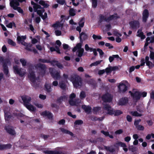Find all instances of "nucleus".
Listing matches in <instances>:
<instances>
[{"mask_svg":"<svg viewBox=\"0 0 154 154\" xmlns=\"http://www.w3.org/2000/svg\"><path fill=\"white\" fill-rule=\"evenodd\" d=\"M69 79L72 82L74 87L75 88L81 86L82 85V79L77 75H72Z\"/></svg>","mask_w":154,"mask_h":154,"instance_id":"obj_1","label":"nucleus"},{"mask_svg":"<svg viewBox=\"0 0 154 154\" xmlns=\"http://www.w3.org/2000/svg\"><path fill=\"white\" fill-rule=\"evenodd\" d=\"M0 60L1 62L2 63L3 72L5 75H7L9 73V69L8 65L9 63H10V61L8 59L6 58L4 59L2 57L0 59Z\"/></svg>","mask_w":154,"mask_h":154,"instance_id":"obj_2","label":"nucleus"},{"mask_svg":"<svg viewBox=\"0 0 154 154\" xmlns=\"http://www.w3.org/2000/svg\"><path fill=\"white\" fill-rule=\"evenodd\" d=\"M49 72L51 76L54 79L57 80L60 78V72L53 68H50Z\"/></svg>","mask_w":154,"mask_h":154,"instance_id":"obj_3","label":"nucleus"},{"mask_svg":"<svg viewBox=\"0 0 154 154\" xmlns=\"http://www.w3.org/2000/svg\"><path fill=\"white\" fill-rule=\"evenodd\" d=\"M101 99L103 102L110 103L112 100V96L111 94L106 93L102 96Z\"/></svg>","mask_w":154,"mask_h":154,"instance_id":"obj_4","label":"nucleus"},{"mask_svg":"<svg viewBox=\"0 0 154 154\" xmlns=\"http://www.w3.org/2000/svg\"><path fill=\"white\" fill-rule=\"evenodd\" d=\"M13 69L14 72L17 74H18L20 77H22L25 75L24 72H22V68H18V66L17 65H15L13 66Z\"/></svg>","mask_w":154,"mask_h":154,"instance_id":"obj_5","label":"nucleus"},{"mask_svg":"<svg viewBox=\"0 0 154 154\" xmlns=\"http://www.w3.org/2000/svg\"><path fill=\"white\" fill-rule=\"evenodd\" d=\"M16 116L18 118L19 117H21V119H20V121L21 123L23 122L27 123L28 122H29L28 121H27V120L29 119V118L24 116L22 113L16 114Z\"/></svg>","mask_w":154,"mask_h":154,"instance_id":"obj_6","label":"nucleus"},{"mask_svg":"<svg viewBox=\"0 0 154 154\" xmlns=\"http://www.w3.org/2000/svg\"><path fill=\"white\" fill-rule=\"evenodd\" d=\"M130 25L132 29H134L139 28L140 26V23L137 20H134L129 22Z\"/></svg>","mask_w":154,"mask_h":154,"instance_id":"obj_7","label":"nucleus"},{"mask_svg":"<svg viewBox=\"0 0 154 154\" xmlns=\"http://www.w3.org/2000/svg\"><path fill=\"white\" fill-rule=\"evenodd\" d=\"M118 88L121 93H125L128 90V86L123 83H121L118 86Z\"/></svg>","mask_w":154,"mask_h":154,"instance_id":"obj_8","label":"nucleus"},{"mask_svg":"<svg viewBox=\"0 0 154 154\" xmlns=\"http://www.w3.org/2000/svg\"><path fill=\"white\" fill-rule=\"evenodd\" d=\"M22 100L24 103V105L25 106L26 104H28L31 100V98L30 97L27 95H23L21 97Z\"/></svg>","mask_w":154,"mask_h":154,"instance_id":"obj_9","label":"nucleus"},{"mask_svg":"<svg viewBox=\"0 0 154 154\" xmlns=\"http://www.w3.org/2000/svg\"><path fill=\"white\" fill-rule=\"evenodd\" d=\"M142 20L143 22H146L149 16V12L147 9H145L143 11L142 13Z\"/></svg>","mask_w":154,"mask_h":154,"instance_id":"obj_10","label":"nucleus"},{"mask_svg":"<svg viewBox=\"0 0 154 154\" xmlns=\"http://www.w3.org/2000/svg\"><path fill=\"white\" fill-rule=\"evenodd\" d=\"M79 38L80 39V42H83V41L86 40L88 38V35L84 32H82L80 33Z\"/></svg>","mask_w":154,"mask_h":154,"instance_id":"obj_11","label":"nucleus"},{"mask_svg":"<svg viewBox=\"0 0 154 154\" xmlns=\"http://www.w3.org/2000/svg\"><path fill=\"white\" fill-rule=\"evenodd\" d=\"M140 92L137 91L134 92V94L131 97L134 100L137 101L139 100L140 98Z\"/></svg>","mask_w":154,"mask_h":154,"instance_id":"obj_12","label":"nucleus"},{"mask_svg":"<svg viewBox=\"0 0 154 154\" xmlns=\"http://www.w3.org/2000/svg\"><path fill=\"white\" fill-rule=\"evenodd\" d=\"M128 100L127 98L126 97H122L119 100L118 105L120 106L125 105L128 103Z\"/></svg>","mask_w":154,"mask_h":154,"instance_id":"obj_13","label":"nucleus"},{"mask_svg":"<svg viewBox=\"0 0 154 154\" xmlns=\"http://www.w3.org/2000/svg\"><path fill=\"white\" fill-rule=\"evenodd\" d=\"M42 114L44 116H46L49 119H52L53 117L52 113L49 111L47 110L43 111L42 113Z\"/></svg>","mask_w":154,"mask_h":154,"instance_id":"obj_14","label":"nucleus"},{"mask_svg":"<svg viewBox=\"0 0 154 154\" xmlns=\"http://www.w3.org/2000/svg\"><path fill=\"white\" fill-rule=\"evenodd\" d=\"M20 4L17 0H12L10 2V6L14 9L19 6Z\"/></svg>","mask_w":154,"mask_h":154,"instance_id":"obj_15","label":"nucleus"},{"mask_svg":"<svg viewBox=\"0 0 154 154\" xmlns=\"http://www.w3.org/2000/svg\"><path fill=\"white\" fill-rule=\"evenodd\" d=\"M29 77L31 82L33 83H35V82L36 77L35 72L33 71H31L29 72Z\"/></svg>","mask_w":154,"mask_h":154,"instance_id":"obj_16","label":"nucleus"},{"mask_svg":"<svg viewBox=\"0 0 154 154\" xmlns=\"http://www.w3.org/2000/svg\"><path fill=\"white\" fill-rule=\"evenodd\" d=\"M5 129L6 131L10 134L13 135L16 134L15 131L10 126H6L5 127Z\"/></svg>","mask_w":154,"mask_h":154,"instance_id":"obj_17","label":"nucleus"},{"mask_svg":"<svg viewBox=\"0 0 154 154\" xmlns=\"http://www.w3.org/2000/svg\"><path fill=\"white\" fill-rule=\"evenodd\" d=\"M82 108L87 113H89L91 112L92 109L89 106H87L85 105H82Z\"/></svg>","mask_w":154,"mask_h":154,"instance_id":"obj_18","label":"nucleus"},{"mask_svg":"<svg viewBox=\"0 0 154 154\" xmlns=\"http://www.w3.org/2000/svg\"><path fill=\"white\" fill-rule=\"evenodd\" d=\"M63 22V19H62L60 22L59 21H56V23L53 24L52 25V26L54 28L62 27L63 26V23H61Z\"/></svg>","mask_w":154,"mask_h":154,"instance_id":"obj_19","label":"nucleus"},{"mask_svg":"<svg viewBox=\"0 0 154 154\" xmlns=\"http://www.w3.org/2000/svg\"><path fill=\"white\" fill-rule=\"evenodd\" d=\"M5 118L6 121H9L10 119L12 118V116L11 115V113L5 110L4 111Z\"/></svg>","mask_w":154,"mask_h":154,"instance_id":"obj_20","label":"nucleus"},{"mask_svg":"<svg viewBox=\"0 0 154 154\" xmlns=\"http://www.w3.org/2000/svg\"><path fill=\"white\" fill-rule=\"evenodd\" d=\"M25 106L30 111H35L36 110V108L30 103L28 104H26Z\"/></svg>","mask_w":154,"mask_h":154,"instance_id":"obj_21","label":"nucleus"},{"mask_svg":"<svg viewBox=\"0 0 154 154\" xmlns=\"http://www.w3.org/2000/svg\"><path fill=\"white\" fill-rule=\"evenodd\" d=\"M119 17L117 16V14H115L114 15H110L107 18V20H108V22H109L110 21L113 20V19H116L118 18H119Z\"/></svg>","mask_w":154,"mask_h":154,"instance_id":"obj_22","label":"nucleus"},{"mask_svg":"<svg viewBox=\"0 0 154 154\" xmlns=\"http://www.w3.org/2000/svg\"><path fill=\"white\" fill-rule=\"evenodd\" d=\"M21 43L22 45L26 46V47L25 48V49L26 50L29 51H32V49L29 48L31 47V45L28 44L26 42H25L24 41H23L22 42H21Z\"/></svg>","mask_w":154,"mask_h":154,"instance_id":"obj_23","label":"nucleus"},{"mask_svg":"<svg viewBox=\"0 0 154 154\" xmlns=\"http://www.w3.org/2000/svg\"><path fill=\"white\" fill-rule=\"evenodd\" d=\"M38 61L42 63H49L51 64H52L53 62H55L54 61H51L49 60L45 59H39Z\"/></svg>","mask_w":154,"mask_h":154,"instance_id":"obj_24","label":"nucleus"},{"mask_svg":"<svg viewBox=\"0 0 154 154\" xmlns=\"http://www.w3.org/2000/svg\"><path fill=\"white\" fill-rule=\"evenodd\" d=\"M45 90L48 93H50L52 90L51 88V86L50 85L45 83Z\"/></svg>","mask_w":154,"mask_h":154,"instance_id":"obj_25","label":"nucleus"},{"mask_svg":"<svg viewBox=\"0 0 154 154\" xmlns=\"http://www.w3.org/2000/svg\"><path fill=\"white\" fill-rule=\"evenodd\" d=\"M45 153L47 154H59V152L56 150L52 151L50 150H46L44 151Z\"/></svg>","mask_w":154,"mask_h":154,"instance_id":"obj_26","label":"nucleus"},{"mask_svg":"<svg viewBox=\"0 0 154 154\" xmlns=\"http://www.w3.org/2000/svg\"><path fill=\"white\" fill-rule=\"evenodd\" d=\"M99 16V22L100 23H101L103 20H105L106 22H108V20H107V18H106V17L104 16L102 14H100Z\"/></svg>","mask_w":154,"mask_h":154,"instance_id":"obj_27","label":"nucleus"},{"mask_svg":"<svg viewBox=\"0 0 154 154\" xmlns=\"http://www.w3.org/2000/svg\"><path fill=\"white\" fill-rule=\"evenodd\" d=\"M26 36H18L17 38V40L18 43L22 42L26 39Z\"/></svg>","mask_w":154,"mask_h":154,"instance_id":"obj_28","label":"nucleus"},{"mask_svg":"<svg viewBox=\"0 0 154 154\" xmlns=\"http://www.w3.org/2000/svg\"><path fill=\"white\" fill-rule=\"evenodd\" d=\"M52 61H54L55 62H53L51 65H53V66L54 65V63L55 64V65L57 66L60 69H62L63 68V65L60 63L58 62V61H56L55 60H53Z\"/></svg>","mask_w":154,"mask_h":154,"instance_id":"obj_29","label":"nucleus"},{"mask_svg":"<svg viewBox=\"0 0 154 154\" xmlns=\"http://www.w3.org/2000/svg\"><path fill=\"white\" fill-rule=\"evenodd\" d=\"M59 86L60 88L63 90H66V85L63 81H61L59 83Z\"/></svg>","mask_w":154,"mask_h":154,"instance_id":"obj_30","label":"nucleus"},{"mask_svg":"<svg viewBox=\"0 0 154 154\" xmlns=\"http://www.w3.org/2000/svg\"><path fill=\"white\" fill-rule=\"evenodd\" d=\"M36 66L38 68L41 69L42 70L45 72L46 69V67L45 64L41 63H38L36 65Z\"/></svg>","mask_w":154,"mask_h":154,"instance_id":"obj_31","label":"nucleus"},{"mask_svg":"<svg viewBox=\"0 0 154 154\" xmlns=\"http://www.w3.org/2000/svg\"><path fill=\"white\" fill-rule=\"evenodd\" d=\"M69 15L70 16L72 17L75 16L76 14L75 10L73 8H70L69 11Z\"/></svg>","mask_w":154,"mask_h":154,"instance_id":"obj_32","label":"nucleus"},{"mask_svg":"<svg viewBox=\"0 0 154 154\" xmlns=\"http://www.w3.org/2000/svg\"><path fill=\"white\" fill-rule=\"evenodd\" d=\"M130 114L133 116L136 117H140L142 116V114L138 113L137 111H131Z\"/></svg>","mask_w":154,"mask_h":154,"instance_id":"obj_33","label":"nucleus"},{"mask_svg":"<svg viewBox=\"0 0 154 154\" xmlns=\"http://www.w3.org/2000/svg\"><path fill=\"white\" fill-rule=\"evenodd\" d=\"M101 107L97 106L94 107L93 109V112L94 114H97V113L101 109Z\"/></svg>","mask_w":154,"mask_h":154,"instance_id":"obj_34","label":"nucleus"},{"mask_svg":"<svg viewBox=\"0 0 154 154\" xmlns=\"http://www.w3.org/2000/svg\"><path fill=\"white\" fill-rule=\"evenodd\" d=\"M39 3L40 5L43 6L44 8H47L49 6V5L47 3H46L43 0H40L39 2Z\"/></svg>","mask_w":154,"mask_h":154,"instance_id":"obj_35","label":"nucleus"},{"mask_svg":"<svg viewBox=\"0 0 154 154\" xmlns=\"http://www.w3.org/2000/svg\"><path fill=\"white\" fill-rule=\"evenodd\" d=\"M36 5V6H33V10L34 12H36V11H37V10H38V9H41L42 10L43 9V8H44L42 7L40 5H39L37 4Z\"/></svg>","mask_w":154,"mask_h":154,"instance_id":"obj_36","label":"nucleus"},{"mask_svg":"<svg viewBox=\"0 0 154 154\" xmlns=\"http://www.w3.org/2000/svg\"><path fill=\"white\" fill-rule=\"evenodd\" d=\"M84 52V49L83 48H81L80 49L78 50L77 51L78 56L79 57H82Z\"/></svg>","mask_w":154,"mask_h":154,"instance_id":"obj_37","label":"nucleus"},{"mask_svg":"<svg viewBox=\"0 0 154 154\" xmlns=\"http://www.w3.org/2000/svg\"><path fill=\"white\" fill-rule=\"evenodd\" d=\"M123 113V112L119 109H117L114 110V115L115 116H118Z\"/></svg>","mask_w":154,"mask_h":154,"instance_id":"obj_38","label":"nucleus"},{"mask_svg":"<svg viewBox=\"0 0 154 154\" xmlns=\"http://www.w3.org/2000/svg\"><path fill=\"white\" fill-rule=\"evenodd\" d=\"M84 19V17H83L81 19L79 22V25L80 27H83L84 26L85 23Z\"/></svg>","mask_w":154,"mask_h":154,"instance_id":"obj_39","label":"nucleus"},{"mask_svg":"<svg viewBox=\"0 0 154 154\" xmlns=\"http://www.w3.org/2000/svg\"><path fill=\"white\" fill-rule=\"evenodd\" d=\"M37 11L36 12L37 14L41 17L42 16L43 13L45 11V10L44 8H43V9L37 10Z\"/></svg>","mask_w":154,"mask_h":154,"instance_id":"obj_40","label":"nucleus"},{"mask_svg":"<svg viewBox=\"0 0 154 154\" xmlns=\"http://www.w3.org/2000/svg\"><path fill=\"white\" fill-rule=\"evenodd\" d=\"M151 138H154V134H148L146 137V139L147 140H150Z\"/></svg>","mask_w":154,"mask_h":154,"instance_id":"obj_41","label":"nucleus"},{"mask_svg":"<svg viewBox=\"0 0 154 154\" xmlns=\"http://www.w3.org/2000/svg\"><path fill=\"white\" fill-rule=\"evenodd\" d=\"M61 130L64 133L69 134L71 136H73V134L72 132H70L68 130L63 128L61 129Z\"/></svg>","mask_w":154,"mask_h":154,"instance_id":"obj_42","label":"nucleus"},{"mask_svg":"<svg viewBox=\"0 0 154 154\" xmlns=\"http://www.w3.org/2000/svg\"><path fill=\"white\" fill-rule=\"evenodd\" d=\"M79 96L80 98L82 100L85 97H86V94L84 91H82L80 93Z\"/></svg>","mask_w":154,"mask_h":154,"instance_id":"obj_43","label":"nucleus"},{"mask_svg":"<svg viewBox=\"0 0 154 154\" xmlns=\"http://www.w3.org/2000/svg\"><path fill=\"white\" fill-rule=\"evenodd\" d=\"M20 61L22 65L23 66H25L26 65V61L23 58H21L20 59Z\"/></svg>","mask_w":154,"mask_h":154,"instance_id":"obj_44","label":"nucleus"},{"mask_svg":"<svg viewBox=\"0 0 154 154\" xmlns=\"http://www.w3.org/2000/svg\"><path fill=\"white\" fill-rule=\"evenodd\" d=\"M14 9L17 10L19 13L21 14H23V9H21L20 7H17L16 8H14Z\"/></svg>","mask_w":154,"mask_h":154,"instance_id":"obj_45","label":"nucleus"},{"mask_svg":"<svg viewBox=\"0 0 154 154\" xmlns=\"http://www.w3.org/2000/svg\"><path fill=\"white\" fill-rule=\"evenodd\" d=\"M83 123V121L81 120H78L75 121L74 122L75 125H81Z\"/></svg>","mask_w":154,"mask_h":154,"instance_id":"obj_46","label":"nucleus"},{"mask_svg":"<svg viewBox=\"0 0 154 154\" xmlns=\"http://www.w3.org/2000/svg\"><path fill=\"white\" fill-rule=\"evenodd\" d=\"M146 66L149 67V69H151L154 67V65L153 63V62L152 63L151 61H149L148 62H147L146 64Z\"/></svg>","mask_w":154,"mask_h":154,"instance_id":"obj_47","label":"nucleus"},{"mask_svg":"<svg viewBox=\"0 0 154 154\" xmlns=\"http://www.w3.org/2000/svg\"><path fill=\"white\" fill-rule=\"evenodd\" d=\"M92 6L93 8H96L97 4V0H92Z\"/></svg>","mask_w":154,"mask_h":154,"instance_id":"obj_48","label":"nucleus"},{"mask_svg":"<svg viewBox=\"0 0 154 154\" xmlns=\"http://www.w3.org/2000/svg\"><path fill=\"white\" fill-rule=\"evenodd\" d=\"M104 109L105 110L108 111L109 109H111V107L109 104H106L104 105Z\"/></svg>","mask_w":154,"mask_h":154,"instance_id":"obj_49","label":"nucleus"},{"mask_svg":"<svg viewBox=\"0 0 154 154\" xmlns=\"http://www.w3.org/2000/svg\"><path fill=\"white\" fill-rule=\"evenodd\" d=\"M101 62V61H97L95 62L91 63L90 65V66H97L100 64Z\"/></svg>","mask_w":154,"mask_h":154,"instance_id":"obj_50","label":"nucleus"},{"mask_svg":"<svg viewBox=\"0 0 154 154\" xmlns=\"http://www.w3.org/2000/svg\"><path fill=\"white\" fill-rule=\"evenodd\" d=\"M8 43L9 44L11 45L12 46H15L16 43L12 40L10 39H8Z\"/></svg>","mask_w":154,"mask_h":154,"instance_id":"obj_51","label":"nucleus"},{"mask_svg":"<svg viewBox=\"0 0 154 154\" xmlns=\"http://www.w3.org/2000/svg\"><path fill=\"white\" fill-rule=\"evenodd\" d=\"M92 37L95 40H96L97 39H102V37L100 36L97 35L95 34H93V35Z\"/></svg>","mask_w":154,"mask_h":154,"instance_id":"obj_52","label":"nucleus"},{"mask_svg":"<svg viewBox=\"0 0 154 154\" xmlns=\"http://www.w3.org/2000/svg\"><path fill=\"white\" fill-rule=\"evenodd\" d=\"M69 104L72 106H75V102L73 99L69 100Z\"/></svg>","mask_w":154,"mask_h":154,"instance_id":"obj_53","label":"nucleus"},{"mask_svg":"<svg viewBox=\"0 0 154 154\" xmlns=\"http://www.w3.org/2000/svg\"><path fill=\"white\" fill-rule=\"evenodd\" d=\"M97 51H98L100 54V57H102V55L104 54V52H103L102 50L100 48H98L97 49Z\"/></svg>","mask_w":154,"mask_h":154,"instance_id":"obj_54","label":"nucleus"},{"mask_svg":"<svg viewBox=\"0 0 154 154\" xmlns=\"http://www.w3.org/2000/svg\"><path fill=\"white\" fill-rule=\"evenodd\" d=\"M65 96H62L60 97L59 98H58L57 99V102L58 103H60L61 102L62 100H63V99L65 98Z\"/></svg>","mask_w":154,"mask_h":154,"instance_id":"obj_55","label":"nucleus"},{"mask_svg":"<svg viewBox=\"0 0 154 154\" xmlns=\"http://www.w3.org/2000/svg\"><path fill=\"white\" fill-rule=\"evenodd\" d=\"M150 53L149 55L150 58L151 60H154V52H153L151 51H150Z\"/></svg>","mask_w":154,"mask_h":154,"instance_id":"obj_56","label":"nucleus"},{"mask_svg":"<svg viewBox=\"0 0 154 154\" xmlns=\"http://www.w3.org/2000/svg\"><path fill=\"white\" fill-rule=\"evenodd\" d=\"M55 33L56 35L57 36H59L61 35L62 33L61 31L59 30H57L55 31Z\"/></svg>","mask_w":154,"mask_h":154,"instance_id":"obj_57","label":"nucleus"},{"mask_svg":"<svg viewBox=\"0 0 154 154\" xmlns=\"http://www.w3.org/2000/svg\"><path fill=\"white\" fill-rule=\"evenodd\" d=\"M105 72H106L107 74H108V73H110L111 72V69L110 68V66L109 67H107L105 69Z\"/></svg>","mask_w":154,"mask_h":154,"instance_id":"obj_58","label":"nucleus"},{"mask_svg":"<svg viewBox=\"0 0 154 154\" xmlns=\"http://www.w3.org/2000/svg\"><path fill=\"white\" fill-rule=\"evenodd\" d=\"M57 2L61 5H63L65 3V1L64 0H57Z\"/></svg>","mask_w":154,"mask_h":154,"instance_id":"obj_59","label":"nucleus"},{"mask_svg":"<svg viewBox=\"0 0 154 154\" xmlns=\"http://www.w3.org/2000/svg\"><path fill=\"white\" fill-rule=\"evenodd\" d=\"M136 128L138 130L143 131L144 129V128L143 126H136Z\"/></svg>","mask_w":154,"mask_h":154,"instance_id":"obj_60","label":"nucleus"},{"mask_svg":"<svg viewBox=\"0 0 154 154\" xmlns=\"http://www.w3.org/2000/svg\"><path fill=\"white\" fill-rule=\"evenodd\" d=\"M65 122V121L64 119H62L60 120L58 122V124L60 125H64Z\"/></svg>","mask_w":154,"mask_h":154,"instance_id":"obj_61","label":"nucleus"},{"mask_svg":"<svg viewBox=\"0 0 154 154\" xmlns=\"http://www.w3.org/2000/svg\"><path fill=\"white\" fill-rule=\"evenodd\" d=\"M82 43H81L80 42V43H78L76 45L75 47L76 48L78 49V50L80 49L81 48H82Z\"/></svg>","mask_w":154,"mask_h":154,"instance_id":"obj_62","label":"nucleus"},{"mask_svg":"<svg viewBox=\"0 0 154 154\" xmlns=\"http://www.w3.org/2000/svg\"><path fill=\"white\" fill-rule=\"evenodd\" d=\"M107 113L110 115H114V110L112 109H110L107 111Z\"/></svg>","mask_w":154,"mask_h":154,"instance_id":"obj_63","label":"nucleus"},{"mask_svg":"<svg viewBox=\"0 0 154 154\" xmlns=\"http://www.w3.org/2000/svg\"><path fill=\"white\" fill-rule=\"evenodd\" d=\"M129 149L132 152H134L136 150L137 148L133 146H131L129 147Z\"/></svg>","mask_w":154,"mask_h":154,"instance_id":"obj_64","label":"nucleus"}]
</instances>
